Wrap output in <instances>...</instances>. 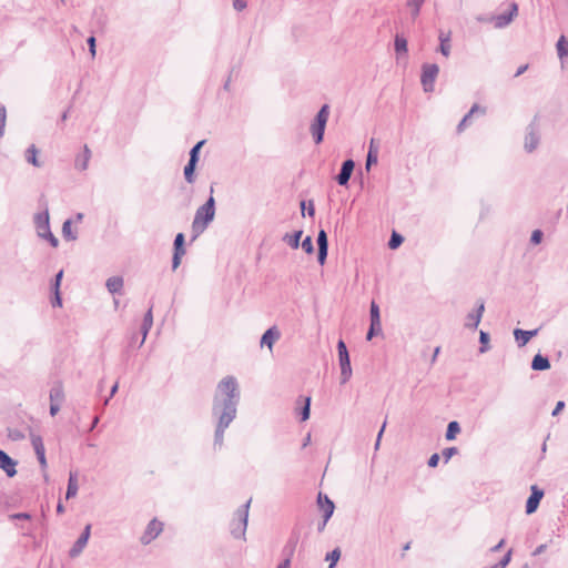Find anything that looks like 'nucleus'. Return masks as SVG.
<instances>
[{
  "instance_id": "1",
  "label": "nucleus",
  "mask_w": 568,
  "mask_h": 568,
  "mask_svg": "<svg viewBox=\"0 0 568 568\" xmlns=\"http://www.w3.org/2000/svg\"><path fill=\"white\" fill-rule=\"evenodd\" d=\"M240 398L241 390L234 376H225L217 383L212 402V416L216 420L215 447L223 446L224 433L236 418Z\"/></svg>"
},
{
  "instance_id": "2",
  "label": "nucleus",
  "mask_w": 568,
  "mask_h": 568,
  "mask_svg": "<svg viewBox=\"0 0 568 568\" xmlns=\"http://www.w3.org/2000/svg\"><path fill=\"white\" fill-rule=\"evenodd\" d=\"M215 215V201L211 195L207 201L201 205L194 215V220L192 222V231L194 233V237L200 235L205 231L207 225L213 221Z\"/></svg>"
},
{
  "instance_id": "3",
  "label": "nucleus",
  "mask_w": 568,
  "mask_h": 568,
  "mask_svg": "<svg viewBox=\"0 0 568 568\" xmlns=\"http://www.w3.org/2000/svg\"><path fill=\"white\" fill-rule=\"evenodd\" d=\"M331 108L323 104L310 125V133L315 144H321L324 140L325 128L329 119Z\"/></svg>"
},
{
  "instance_id": "4",
  "label": "nucleus",
  "mask_w": 568,
  "mask_h": 568,
  "mask_svg": "<svg viewBox=\"0 0 568 568\" xmlns=\"http://www.w3.org/2000/svg\"><path fill=\"white\" fill-rule=\"evenodd\" d=\"M251 499L247 500L234 513L233 519L230 524V531L234 538L244 539L247 528L248 509Z\"/></svg>"
},
{
  "instance_id": "5",
  "label": "nucleus",
  "mask_w": 568,
  "mask_h": 568,
  "mask_svg": "<svg viewBox=\"0 0 568 568\" xmlns=\"http://www.w3.org/2000/svg\"><path fill=\"white\" fill-rule=\"evenodd\" d=\"M439 68L437 64H424L420 81L425 92L434 90V82L438 75Z\"/></svg>"
},
{
  "instance_id": "6",
  "label": "nucleus",
  "mask_w": 568,
  "mask_h": 568,
  "mask_svg": "<svg viewBox=\"0 0 568 568\" xmlns=\"http://www.w3.org/2000/svg\"><path fill=\"white\" fill-rule=\"evenodd\" d=\"M163 530V524L158 519H152L142 536L140 537V541L142 545H149L152 540H154Z\"/></svg>"
},
{
  "instance_id": "7",
  "label": "nucleus",
  "mask_w": 568,
  "mask_h": 568,
  "mask_svg": "<svg viewBox=\"0 0 568 568\" xmlns=\"http://www.w3.org/2000/svg\"><path fill=\"white\" fill-rule=\"evenodd\" d=\"M49 211L45 206L42 212H39L34 215V226L37 230L38 236L42 237L47 233H49L50 230V222H49Z\"/></svg>"
},
{
  "instance_id": "8",
  "label": "nucleus",
  "mask_w": 568,
  "mask_h": 568,
  "mask_svg": "<svg viewBox=\"0 0 568 568\" xmlns=\"http://www.w3.org/2000/svg\"><path fill=\"white\" fill-rule=\"evenodd\" d=\"M185 254L184 234L178 233L174 239V253L172 257V268L176 270L181 264V258Z\"/></svg>"
},
{
  "instance_id": "9",
  "label": "nucleus",
  "mask_w": 568,
  "mask_h": 568,
  "mask_svg": "<svg viewBox=\"0 0 568 568\" xmlns=\"http://www.w3.org/2000/svg\"><path fill=\"white\" fill-rule=\"evenodd\" d=\"M544 497V490L539 489L536 485L531 486V495L526 503V513L528 515L535 513L539 506L541 498Z\"/></svg>"
},
{
  "instance_id": "10",
  "label": "nucleus",
  "mask_w": 568,
  "mask_h": 568,
  "mask_svg": "<svg viewBox=\"0 0 568 568\" xmlns=\"http://www.w3.org/2000/svg\"><path fill=\"white\" fill-rule=\"evenodd\" d=\"M354 168H355V162L353 160L348 159L343 162L341 171H339L338 175L336 176V181L339 185H343V186L347 185V183L352 176V173L354 171Z\"/></svg>"
},
{
  "instance_id": "11",
  "label": "nucleus",
  "mask_w": 568,
  "mask_h": 568,
  "mask_svg": "<svg viewBox=\"0 0 568 568\" xmlns=\"http://www.w3.org/2000/svg\"><path fill=\"white\" fill-rule=\"evenodd\" d=\"M16 466L17 462L13 460L6 452L0 449V468L8 477H13L17 474Z\"/></svg>"
},
{
  "instance_id": "12",
  "label": "nucleus",
  "mask_w": 568,
  "mask_h": 568,
  "mask_svg": "<svg viewBox=\"0 0 568 568\" xmlns=\"http://www.w3.org/2000/svg\"><path fill=\"white\" fill-rule=\"evenodd\" d=\"M517 13H518V6L515 2H513L510 4V10L508 13H503V14L495 17V27L496 28H505L513 21V19L517 16Z\"/></svg>"
},
{
  "instance_id": "13",
  "label": "nucleus",
  "mask_w": 568,
  "mask_h": 568,
  "mask_svg": "<svg viewBox=\"0 0 568 568\" xmlns=\"http://www.w3.org/2000/svg\"><path fill=\"white\" fill-rule=\"evenodd\" d=\"M539 144V135L534 124H530L527 129V133L525 136V150L527 152H532Z\"/></svg>"
},
{
  "instance_id": "14",
  "label": "nucleus",
  "mask_w": 568,
  "mask_h": 568,
  "mask_svg": "<svg viewBox=\"0 0 568 568\" xmlns=\"http://www.w3.org/2000/svg\"><path fill=\"white\" fill-rule=\"evenodd\" d=\"M484 311H485L484 302H480L477 310L474 312H470L466 316L465 326L468 328H471V329L477 328V326L479 325V323L481 321Z\"/></svg>"
},
{
  "instance_id": "15",
  "label": "nucleus",
  "mask_w": 568,
  "mask_h": 568,
  "mask_svg": "<svg viewBox=\"0 0 568 568\" xmlns=\"http://www.w3.org/2000/svg\"><path fill=\"white\" fill-rule=\"evenodd\" d=\"M339 366H341V384H346L352 377V366L349 355L338 357Z\"/></svg>"
},
{
  "instance_id": "16",
  "label": "nucleus",
  "mask_w": 568,
  "mask_h": 568,
  "mask_svg": "<svg viewBox=\"0 0 568 568\" xmlns=\"http://www.w3.org/2000/svg\"><path fill=\"white\" fill-rule=\"evenodd\" d=\"M558 57L562 68H568V39L561 36L556 44Z\"/></svg>"
},
{
  "instance_id": "17",
  "label": "nucleus",
  "mask_w": 568,
  "mask_h": 568,
  "mask_svg": "<svg viewBox=\"0 0 568 568\" xmlns=\"http://www.w3.org/2000/svg\"><path fill=\"white\" fill-rule=\"evenodd\" d=\"M318 505L322 508L324 513V520H323V527L326 526V523L332 517L335 506L334 503L327 497H324V501L322 500V494L318 495Z\"/></svg>"
},
{
  "instance_id": "18",
  "label": "nucleus",
  "mask_w": 568,
  "mask_h": 568,
  "mask_svg": "<svg viewBox=\"0 0 568 568\" xmlns=\"http://www.w3.org/2000/svg\"><path fill=\"white\" fill-rule=\"evenodd\" d=\"M280 336H281V333L276 326L270 327L262 335L261 346L266 345L270 349H272L274 342L277 341L280 338Z\"/></svg>"
},
{
  "instance_id": "19",
  "label": "nucleus",
  "mask_w": 568,
  "mask_h": 568,
  "mask_svg": "<svg viewBox=\"0 0 568 568\" xmlns=\"http://www.w3.org/2000/svg\"><path fill=\"white\" fill-rule=\"evenodd\" d=\"M90 159H91V150L85 144L83 146V153L75 158V161H74L75 169L79 171H85L89 166Z\"/></svg>"
},
{
  "instance_id": "20",
  "label": "nucleus",
  "mask_w": 568,
  "mask_h": 568,
  "mask_svg": "<svg viewBox=\"0 0 568 568\" xmlns=\"http://www.w3.org/2000/svg\"><path fill=\"white\" fill-rule=\"evenodd\" d=\"M538 333V329L532 331H524L520 328H516L514 331V336L516 341L518 342L519 346H525L534 336H536Z\"/></svg>"
},
{
  "instance_id": "21",
  "label": "nucleus",
  "mask_w": 568,
  "mask_h": 568,
  "mask_svg": "<svg viewBox=\"0 0 568 568\" xmlns=\"http://www.w3.org/2000/svg\"><path fill=\"white\" fill-rule=\"evenodd\" d=\"M50 403L62 404L64 400V389L61 383H55L49 394Z\"/></svg>"
},
{
  "instance_id": "22",
  "label": "nucleus",
  "mask_w": 568,
  "mask_h": 568,
  "mask_svg": "<svg viewBox=\"0 0 568 568\" xmlns=\"http://www.w3.org/2000/svg\"><path fill=\"white\" fill-rule=\"evenodd\" d=\"M123 278L121 276H112L106 280L105 286L111 294L120 293L123 288Z\"/></svg>"
},
{
  "instance_id": "23",
  "label": "nucleus",
  "mask_w": 568,
  "mask_h": 568,
  "mask_svg": "<svg viewBox=\"0 0 568 568\" xmlns=\"http://www.w3.org/2000/svg\"><path fill=\"white\" fill-rule=\"evenodd\" d=\"M531 368L534 371H546L550 368V362L547 357L541 354H537L534 356L531 361Z\"/></svg>"
},
{
  "instance_id": "24",
  "label": "nucleus",
  "mask_w": 568,
  "mask_h": 568,
  "mask_svg": "<svg viewBox=\"0 0 568 568\" xmlns=\"http://www.w3.org/2000/svg\"><path fill=\"white\" fill-rule=\"evenodd\" d=\"M78 490H79V486H78L77 474L71 471L70 475H69L65 498L70 499V498L75 497L77 494H78Z\"/></svg>"
},
{
  "instance_id": "25",
  "label": "nucleus",
  "mask_w": 568,
  "mask_h": 568,
  "mask_svg": "<svg viewBox=\"0 0 568 568\" xmlns=\"http://www.w3.org/2000/svg\"><path fill=\"white\" fill-rule=\"evenodd\" d=\"M152 325H153L152 308H149V311L144 315L143 323L141 326L142 339H141L140 346L143 345V343L146 338V335H148L149 331L151 329Z\"/></svg>"
},
{
  "instance_id": "26",
  "label": "nucleus",
  "mask_w": 568,
  "mask_h": 568,
  "mask_svg": "<svg viewBox=\"0 0 568 568\" xmlns=\"http://www.w3.org/2000/svg\"><path fill=\"white\" fill-rule=\"evenodd\" d=\"M439 41H440V44H439V51L440 53L444 55V57H449L450 54V49H452V45H450V34L449 33H444V32H440L439 33Z\"/></svg>"
},
{
  "instance_id": "27",
  "label": "nucleus",
  "mask_w": 568,
  "mask_h": 568,
  "mask_svg": "<svg viewBox=\"0 0 568 568\" xmlns=\"http://www.w3.org/2000/svg\"><path fill=\"white\" fill-rule=\"evenodd\" d=\"M302 234H303V231L300 230V231H296L294 232L293 234H288L286 233L284 236H283V241L290 245L292 248L296 250L300 247V241H301V237H302Z\"/></svg>"
},
{
  "instance_id": "28",
  "label": "nucleus",
  "mask_w": 568,
  "mask_h": 568,
  "mask_svg": "<svg viewBox=\"0 0 568 568\" xmlns=\"http://www.w3.org/2000/svg\"><path fill=\"white\" fill-rule=\"evenodd\" d=\"M26 160L28 163L36 168H40L42 164L38 160V149L34 144H31L26 151Z\"/></svg>"
},
{
  "instance_id": "29",
  "label": "nucleus",
  "mask_w": 568,
  "mask_h": 568,
  "mask_svg": "<svg viewBox=\"0 0 568 568\" xmlns=\"http://www.w3.org/2000/svg\"><path fill=\"white\" fill-rule=\"evenodd\" d=\"M303 402L301 409L296 408L297 414L301 416V420L305 422L310 418L311 413V397L300 398Z\"/></svg>"
},
{
  "instance_id": "30",
  "label": "nucleus",
  "mask_w": 568,
  "mask_h": 568,
  "mask_svg": "<svg viewBox=\"0 0 568 568\" xmlns=\"http://www.w3.org/2000/svg\"><path fill=\"white\" fill-rule=\"evenodd\" d=\"M88 541L84 540L82 537H79L72 548L69 551V556L71 558H77L85 548Z\"/></svg>"
},
{
  "instance_id": "31",
  "label": "nucleus",
  "mask_w": 568,
  "mask_h": 568,
  "mask_svg": "<svg viewBox=\"0 0 568 568\" xmlns=\"http://www.w3.org/2000/svg\"><path fill=\"white\" fill-rule=\"evenodd\" d=\"M476 112H480L481 114H485V109L480 108L479 105L477 104H474L471 106V109L469 110V112L462 119V121L459 122L458 124V131H463V129L465 128L467 121L471 118V115Z\"/></svg>"
},
{
  "instance_id": "32",
  "label": "nucleus",
  "mask_w": 568,
  "mask_h": 568,
  "mask_svg": "<svg viewBox=\"0 0 568 568\" xmlns=\"http://www.w3.org/2000/svg\"><path fill=\"white\" fill-rule=\"evenodd\" d=\"M425 1L420 0H406V6L410 9L413 19L417 18L420 13L422 7Z\"/></svg>"
},
{
  "instance_id": "33",
  "label": "nucleus",
  "mask_w": 568,
  "mask_h": 568,
  "mask_svg": "<svg viewBox=\"0 0 568 568\" xmlns=\"http://www.w3.org/2000/svg\"><path fill=\"white\" fill-rule=\"evenodd\" d=\"M71 225H72L71 220H67V221H64V222H63V225H62V235H63V237H64L65 240H68V241H74V240H77V237H78L77 233H74V232L72 231Z\"/></svg>"
},
{
  "instance_id": "34",
  "label": "nucleus",
  "mask_w": 568,
  "mask_h": 568,
  "mask_svg": "<svg viewBox=\"0 0 568 568\" xmlns=\"http://www.w3.org/2000/svg\"><path fill=\"white\" fill-rule=\"evenodd\" d=\"M341 549L338 547L334 548L332 551L327 552L326 556H325V560L326 561H329V566L328 567H332L334 568L336 566V564L338 562L339 558H341Z\"/></svg>"
},
{
  "instance_id": "35",
  "label": "nucleus",
  "mask_w": 568,
  "mask_h": 568,
  "mask_svg": "<svg viewBox=\"0 0 568 568\" xmlns=\"http://www.w3.org/2000/svg\"><path fill=\"white\" fill-rule=\"evenodd\" d=\"M374 140L371 141L369 150L366 158V170H369L371 165L377 163V150L373 148Z\"/></svg>"
},
{
  "instance_id": "36",
  "label": "nucleus",
  "mask_w": 568,
  "mask_h": 568,
  "mask_svg": "<svg viewBox=\"0 0 568 568\" xmlns=\"http://www.w3.org/2000/svg\"><path fill=\"white\" fill-rule=\"evenodd\" d=\"M460 432V426L457 422L453 420L448 424L447 430H446V439L453 440L455 439L456 435Z\"/></svg>"
},
{
  "instance_id": "37",
  "label": "nucleus",
  "mask_w": 568,
  "mask_h": 568,
  "mask_svg": "<svg viewBox=\"0 0 568 568\" xmlns=\"http://www.w3.org/2000/svg\"><path fill=\"white\" fill-rule=\"evenodd\" d=\"M394 47H395L396 53H398V54L406 53L407 52V40L404 37L397 34L395 37Z\"/></svg>"
},
{
  "instance_id": "38",
  "label": "nucleus",
  "mask_w": 568,
  "mask_h": 568,
  "mask_svg": "<svg viewBox=\"0 0 568 568\" xmlns=\"http://www.w3.org/2000/svg\"><path fill=\"white\" fill-rule=\"evenodd\" d=\"M297 536H292L285 547L283 548V554L286 555V558H290L293 556L295 547L297 545Z\"/></svg>"
},
{
  "instance_id": "39",
  "label": "nucleus",
  "mask_w": 568,
  "mask_h": 568,
  "mask_svg": "<svg viewBox=\"0 0 568 568\" xmlns=\"http://www.w3.org/2000/svg\"><path fill=\"white\" fill-rule=\"evenodd\" d=\"M196 166V162L189 161L187 164L184 168V178L187 183L194 182V170Z\"/></svg>"
},
{
  "instance_id": "40",
  "label": "nucleus",
  "mask_w": 568,
  "mask_h": 568,
  "mask_svg": "<svg viewBox=\"0 0 568 568\" xmlns=\"http://www.w3.org/2000/svg\"><path fill=\"white\" fill-rule=\"evenodd\" d=\"M371 322H373V325H377L381 323V315H379V307L375 302L371 303Z\"/></svg>"
},
{
  "instance_id": "41",
  "label": "nucleus",
  "mask_w": 568,
  "mask_h": 568,
  "mask_svg": "<svg viewBox=\"0 0 568 568\" xmlns=\"http://www.w3.org/2000/svg\"><path fill=\"white\" fill-rule=\"evenodd\" d=\"M205 143V140H202V141H199L190 151V159L189 161H193V162H196L199 161V154H200V150L201 148L204 145Z\"/></svg>"
},
{
  "instance_id": "42",
  "label": "nucleus",
  "mask_w": 568,
  "mask_h": 568,
  "mask_svg": "<svg viewBox=\"0 0 568 568\" xmlns=\"http://www.w3.org/2000/svg\"><path fill=\"white\" fill-rule=\"evenodd\" d=\"M479 342L481 346L479 347V352L486 353L489 349L488 343H489V334L487 332L480 331L479 334Z\"/></svg>"
},
{
  "instance_id": "43",
  "label": "nucleus",
  "mask_w": 568,
  "mask_h": 568,
  "mask_svg": "<svg viewBox=\"0 0 568 568\" xmlns=\"http://www.w3.org/2000/svg\"><path fill=\"white\" fill-rule=\"evenodd\" d=\"M403 236L396 232H394L388 242V246L394 250L397 248L403 243Z\"/></svg>"
},
{
  "instance_id": "44",
  "label": "nucleus",
  "mask_w": 568,
  "mask_h": 568,
  "mask_svg": "<svg viewBox=\"0 0 568 568\" xmlns=\"http://www.w3.org/2000/svg\"><path fill=\"white\" fill-rule=\"evenodd\" d=\"M30 439H31V444H32V447H33L34 450L36 449H41V448L44 447L43 440H42L40 435L31 433L30 434Z\"/></svg>"
},
{
  "instance_id": "45",
  "label": "nucleus",
  "mask_w": 568,
  "mask_h": 568,
  "mask_svg": "<svg viewBox=\"0 0 568 568\" xmlns=\"http://www.w3.org/2000/svg\"><path fill=\"white\" fill-rule=\"evenodd\" d=\"M300 245L307 254H312L314 252L313 241L311 236H306L302 241V243L300 242Z\"/></svg>"
},
{
  "instance_id": "46",
  "label": "nucleus",
  "mask_w": 568,
  "mask_h": 568,
  "mask_svg": "<svg viewBox=\"0 0 568 568\" xmlns=\"http://www.w3.org/2000/svg\"><path fill=\"white\" fill-rule=\"evenodd\" d=\"M317 246L328 248L327 234L324 230H321L317 234Z\"/></svg>"
},
{
  "instance_id": "47",
  "label": "nucleus",
  "mask_w": 568,
  "mask_h": 568,
  "mask_svg": "<svg viewBox=\"0 0 568 568\" xmlns=\"http://www.w3.org/2000/svg\"><path fill=\"white\" fill-rule=\"evenodd\" d=\"M7 112L3 105H0V138L3 136L6 126Z\"/></svg>"
},
{
  "instance_id": "48",
  "label": "nucleus",
  "mask_w": 568,
  "mask_h": 568,
  "mask_svg": "<svg viewBox=\"0 0 568 568\" xmlns=\"http://www.w3.org/2000/svg\"><path fill=\"white\" fill-rule=\"evenodd\" d=\"M382 332V323H378L377 325H373V322H371L369 329L367 332L366 338L369 341L373 338V336L377 333Z\"/></svg>"
},
{
  "instance_id": "49",
  "label": "nucleus",
  "mask_w": 568,
  "mask_h": 568,
  "mask_svg": "<svg viewBox=\"0 0 568 568\" xmlns=\"http://www.w3.org/2000/svg\"><path fill=\"white\" fill-rule=\"evenodd\" d=\"M63 276V271L57 273L53 283L51 284L52 291H60V285Z\"/></svg>"
},
{
  "instance_id": "50",
  "label": "nucleus",
  "mask_w": 568,
  "mask_h": 568,
  "mask_svg": "<svg viewBox=\"0 0 568 568\" xmlns=\"http://www.w3.org/2000/svg\"><path fill=\"white\" fill-rule=\"evenodd\" d=\"M327 252H328V248H325V247H318V253H317V261L321 265H324L325 262H326V258H327Z\"/></svg>"
},
{
  "instance_id": "51",
  "label": "nucleus",
  "mask_w": 568,
  "mask_h": 568,
  "mask_svg": "<svg viewBox=\"0 0 568 568\" xmlns=\"http://www.w3.org/2000/svg\"><path fill=\"white\" fill-rule=\"evenodd\" d=\"M337 351H338V357H343V356L349 355L348 351H347V347H346V344L342 339H339L338 343H337Z\"/></svg>"
},
{
  "instance_id": "52",
  "label": "nucleus",
  "mask_w": 568,
  "mask_h": 568,
  "mask_svg": "<svg viewBox=\"0 0 568 568\" xmlns=\"http://www.w3.org/2000/svg\"><path fill=\"white\" fill-rule=\"evenodd\" d=\"M457 454L456 447H448L443 450V457L445 458V462L447 463L453 455Z\"/></svg>"
},
{
  "instance_id": "53",
  "label": "nucleus",
  "mask_w": 568,
  "mask_h": 568,
  "mask_svg": "<svg viewBox=\"0 0 568 568\" xmlns=\"http://www.w3.org/2000/svg\"><path fill=\"white\" fill-rule=\"evenodd\" d=\"M542 240V232L540 230H535L531 234L530 241L532 244H539Z\"/></svg>"
},
{
  "instance_id": "54",
  "label": "nucleus",
  "mask_w": 568,
  "mask_h": 568,
  "mask_svg": "<svg viewBox=\"0 0 568 568\" xmlns=\"http://www.w3.org/2000/svg\"><path fill=\"white\" fill-rule=\"evenodd\" d=\"M42 239H45L50 242V244L53 246V247H57L58 244H59V241L58 239L52 234L51 231H49V233H47L45 235L42 236Z\"/></svg>"
},
{
  "instance_id": "55",
  "label": "nucleus",
  "mask_w": 568,
  "mask_h": 568,
  "mask_svg": "<svg viewBox=\"0 0 568 568\" xmlns=\"http://www.w3.org/2000/svg\"><path fill=\"white\" fill-rule=\"evenodd\" d=\"M88 45H89V51L92 55V58L95 57V38L93 36H91L88 40Z\"/></svg>"
},
{
  "instance_id": "56",
  "label": "nucleus",
  "mask_w": 568,
  "mask_h": 568,
  "mask_svg": "<svg viewBox=\"0 0 568 568\" xmlns=\"http://www.w3.org/2000/svg\"><path fill=\"white\" fill-rule=\"evenodd\" d=\"M385 427H386V422L383 423L382 428L377 434V438H376V443H375V447H374L375 450H377L379 448L381 439H382L383 433L385 430Z\"/></svg>"
},
{
  "instance_id": "57",
  "label": "nucleus",
  "mask_w": 568,
  "mask_h": 568,
  "mask_svg": "<svg viewBox=\"0 0 568 568\" xmlns=\"http://www.w3.org/2000/svg\"><path fill=\"white\" fill-rule=\"evenodd\" d=\"M233 7L237 11H242L246 8V1L245 0H234Z\"/></svg>"
},
{
  "instance_id": "58",
  "label": "nucleus",
  "mask_w": 568,
  "mask_h": 568,
  "mask_svg": "<svg viewBox=\"0 0 568 568\" xmlns=\"http://www.w3.org/2000/svg\"><path fill=\"white\" fill-rule=\"evenodd\" d=\"M11 519H24V520H29L31 518L30 514L28 513H17V514H12L10 516Z\"/></svg>"
},
{
  "instance_id": "59",
  "label": "nucleus",
  "mask_w": 568,
  "mask_h": 568,
  "mask_svg": "<svg viewBox=\"0 0 568 568\" xmlns=\"http://www.w3.org/2000/svg\"><path fill=\"white\" fill-rule=\"evenodd\" d=\"M438 462H439V455L438 454H433L429 459H428V466L429 467H436L438 465Z\"/></svg>"
},
{
  "instance_id": "60",
  "label": "nucleus",
  "mask_w": 568,
  "mask_h": 568,
  "mask_svg": "<svg viewBox=\"0 0 568 568\" xmlns=\"http://www.w3.org/2000/svg\"><path fill=\"white\" fill-rule=\"evenodd\" d=\"M54 293V298L52 300V306H61L62 305V301H61V296H60V291H53Z\"/></svg>"
},
{
  "instance_id": "61",
  "label": "nucleus",
  "mask_w": 568,
  "mask_h": 568,
  "mask_svg": "<svg viewBox=\"0 0 568 568\" xmlns=\"http://www.w3.org/2000/svg\"><path fill=\"white\" fill-rule=\"evenodd\" d=\"M61 408V404L59 403H50V415L55 416Z\"/></svg>"
},
{
  "instance_id": "62",
  "label": "nucleus",
  "mask_w": 568,
  "mask_h": 568,
  "mask_svg": "<svg viewBox=\"0 0 568 568\" xmlns=\"http://www.w3.org/2000/svg\"><path fill=\"white\" fill-rule=\"evenodd\" d=\"M565 407V402L562 400H559L555 407V409L552 410L551 415L552 416H557Z\"/></svg>"
},
{
  "instance_id": "63",
  "label": "nucleus",
  "mask_w": 568,
  "mask_h": 568,
  "mask_svg": "<svg viewBox=\"0 0 568 568\" xmlns=\"http://www.w3.org/2000/svg\"><path fill=\"white\" fill-rule=\"evenodd\" d=\"M90 534H91V525H87L82 531V534L80 535V537H82L84 540H89L90 538Z\"/></svg>"
},
{
  "instance_id": "64",
  "label": "nucleus",
  "mask_w": 568,
  "mask_h": 568,
  "mask_svg": "<svg viewBox=\"0 0 568 568\" xmlns=\"http://www.w3.org/2000/svg\"><path fill=\"white\" fill-rule=\"evenodd\" d=\"M277 568H291V559L290 558H285L278 566Z\"/></svg>"
}]
</instances>
